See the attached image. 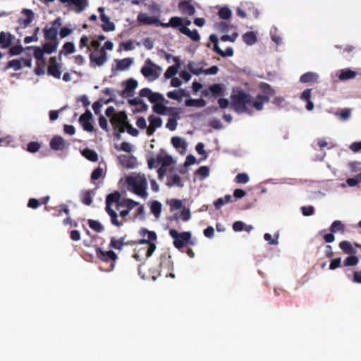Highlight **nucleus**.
<instances>
[{"instance_id":"nucleus-49","label":"nucleus","mask_w":361,"mask_h":361,"mask_svg":"<svg viewBox=\"0 0 361 361\" xmlns=\"http://www.w3.org/2000/svg\"><path fill=\"white\" fill-rule=\"evenodd\" d=\"M71 3L77 7L75 11L77 13L82 12L87 6L86 0H73Z\"/></svg>"},{"instance_id":"nucleus-6","label":"nucleus","mask_w":361,"mask_h":361,"mask_svg":"<svg viewBox=\"0 0 361 361\" xmlns=\"http://www.w3.org/2000/svg\"><path fill=\"white\" fill-rule=\"evenodd\" d=\"M161 71V68L159 66L154 63L149 59H147L145 61V65L140 70L142 75L149 80H155L159 78Z\"/></svg>"},{"instance_id":"nucleus-64","label":"nucleus","mask_w":361,"mask_h":361,"mask_svg":"<svg viewBox=\"0 0 361 361\" xmlns=\"http://www.w3.org/2000/svg\"><path fill=\"white\" fill-rule=\"evenodd\" d=\"M82 202L86 205H90L92 204V200L90 191H86L84 192Z\"/></svg>"},{"instance_id":"nucleus-38","label":"nucleus","mask_w":361,"mask_h":361,"mask_svg":"<svg viewBox=\"0 0 361 361\" xmlns=\"http://www.w3.org/2000/svg\"><path fill=\"white\" fill-rule=\"evenodd\" d=\"M120 207H126L129 212L133 209L135 207L140 205L139 202L134 201L132 199L126 198L123 199L120 203Z\"/></svg>"},{"instance_id":"nucleus-29","label":"nucleus","mask_w":361,"mask_h":361,"mask_svg":"<svg viewBox=\"0 0 361 361\" xmlns=\"http://www.w3.org/2000/svg\"><path fill=\"white\" fill-rule=\"evenodd\" d=\"M153 111L157 114L164 115L166 112H169L173 110L172 107H167L164 106L162 102L157 103L153 106Z\"/></svg>"},{"instance_id":"nucleus-45","label":"nucleus","mask_w":361,"mask_h":361,"mask_svg":"<svg viewBox=\"0 0 361 361\" xmlns=\"http://www.w3.org/2000/svg\"><path fill=\"white\" fill-rule=\"evenodd\" d=\"M88 225L96 232L101 233L104 231L103 226L98 221L90 219L88 220Z\"/></svg>"},{"instance_id":"nucleus-16","label":"nucleus","mask_w":361,"mask_h":361,"mask_svg":"<svg viewBox=\"0 0 361 361\" xmlns=\"http://www.w3.org/2000/svg\"><path fill=\"white\" fill-rule=\"evenodd\" d=\"M160 26L163 27H171L173 28H176L179 31L180 29H181L182 27H185V26H184L183 19L178 16L171 17L168 23H161V24H160Z\"/></svg>"},{"instance_id":"nucleus-20","label":"nucleus","mask_w":361,"mask_h":361,"mask_svg":"<svg viewBox=\"0 0 361 361\" xmlns=\"http://www.w3.org/2000/svg\"><path fill=\"white\" fill-rule=\"evenodd\" d=\"M50 147L54 150H62L65 147V141L61 136L55 135L50 141Z\"/></svg>"},{"instance_id":"nucleus-24","label":"nucleus","mask_w":361,"mask_h":361,"mask_svg":"<svg viewBox=\"0 0 361 361\" xmlns=\"http://www.w3.org/2000/svg\"><path fill=\"white\" fill-rule=\"evenodd\" d=\"M12 43V35L4 32H0V47L6 49L11 46Z\"/></svg>"},{"instance_id":"nucleus-9","label":"nucleus","mask_w":361,"mask_h":361,"mask_svg":"<svg viewBox=\"0 0 361 361\" xmlns=\"http://www.w3.org/2000/svg\"><path fill=\"white\" fill-rule=\"evenodd\" d=\"M128 183L133 187L134 192L141 197H146L147 180L145 178L132 179Z\"/></svg>"},{"instance_id":"nucleus-39","label":"nucleus","mask_w":361,"mask_h":361,"mask_svg":"<svg viewBox=\"0 0 361 361\" xmlns=\"http://www.w3.org/2000/svg\"><path fill=\"white\" fill-rule=\"evenodd\" d=\"M186 94L183 89H179L177 92L170 91L167 93V97L169 99L180 101L181 98Z\"/></svg>"},{"instance_id":"nucleus-57","label":"nucleus","mask_w":361,"mask_h":361,"mask_svg":"<svg viewBox=\"0 0 361 361\" xmlns=\"http://www.w3.org/2000/svg\"><path fill=\"white\" fill-rule=\"evenodd\" d=\"M40 148V145L37 142H30L28 143L27 150L30 152L34 153L37 152Z\"/></svg>"},{"instance_id":"nucleus-44","label":"nucleus","mask_w":361,"mask_h":361,"mask_svg":"<svg viewBox=\"0 0 361 361\" xmlns=\"http://www.w3.org/2000/svg\"><path fill=\"white\" fill-rule=\"evenodd\" d=\"M151 212L155 217L158 218L161 212V204L158 201H154L151 205Z\"/></svg>"},{"instance_id":"nucleus-43","label":"nucleus","mask_w":361,"mask_h":361,"mask_svg":"<svg viewBox=\"0 0 361 361\" xmlns=\"http://www.w3.org/2000/svg\"><path fill=\"white\" fill-rule=\"evenodd\" d=\"M148 121L149 122V125L156 129L160 128L162 126V120L160 117L150 115L148 117Z\"/></svg>"},{"instance_id":"nucleus-37","label":"nucleus","mask_w":361,"mask_h":361,"mask_svg":"<svg viewBox=\"0 0 361 361\" xmlns=\"http://www.w3.org/2000/svg\"><path fill=\"white\" fill-rule=\"evenodd\" d=\"M206 104V102L202 99H189L185 101L187 106L204 107Z\"/></svg>"},{"instance_id":"nucleus-51","label":"nucleus","mask_w":361,"mask_h":361,"mask_svg":"<svg viewBox=\"0 0 361 361\" xmlns=\"http://www.w3.org/2000/svg\"><path fill=\"white\" fill-rule=\"evenodd\" d=\"M120 161L122 165L125 166L127 168H133L134 164L130 163V160L133 159V157H130L128 155H121L119 157Z\"/></svg>"},{"instance_id":"nucleus-11","label":"nucleus","mask_w":361,"mask_h":361,"mask_svg":"<svg viewBox=\"0 0 361 361\" xmlns=\"http://www.w3.org/2000/svg\"><path fill=\"white\" fill-rule=\"evenodd\" d=\"M136 243L137 240H126V235H124L118 239L112 238L110 240L109 247L121 250L123 245H134Z\"/></svg>"},{"instance_id":"nucleus-7","label":"nucleus","mask_w":361,"mask_h":361,"mask_svg":"<svg viewBox=\"0 0 361 361\" xmlns=\"http://www.w3.org/2000/svg\"><path fill=\"white\" fill-rule=\"evenodd\" d=\"M96 255L102 262L109 263L108 271H111L114 269L115 262L118 259L115 252L113 250L104 251L100 247H97L96 249Z\"/></svg>"},{"instance_id":"nucleus-21","label":"nucleus","mask_w":361,"mask_h":361,"mask_svg":"<svg viewBox=\"0 0 361 361\" xmlns=\"http://www.w3.org/2000/svg\"><path fill=\"white\" fill-rule=\"evenodd\" d=\"M126 87L122 92V96L126 97V94L128 96H132L134 90L137 87V81L133 78H130L126 81Z\"/></svg>"},{"instance_id":"nucleus-32","label":"nucleus","mask_w":361,"mask_h":361,"mask_svg":"<svg viewBox=\"0 0 361 361\" xmlns=\"http://www.w3.org/2000/svg\"><path fill=\"white\" fill-rule=\"evenodd\" d=\"M59 46V41H51L50 42H46L42 48L46 54H52L55 52Z\"/></svg>"},{"instance_id":"nucleus-5","label":"nucleus","mask_w":361,"mask_h":361,"mask_svg":"<svg viewBox=\"0 0 361 361\" xmlns=\"http://www.w3.org/2000/svg\"><path fill=\"white\" fill-rule=\"evenodd\" d=\"M159 275L164 276L165 277H171L174 279L175 274H173V262L171 260V257L168 253H163L159 257Z\"/></svg>"},{"instance_id":"nucleus-47","label":"nucleus","mask_w":361,"mask_h":361,"mask_svg":"<svg viewBox=\"0 0 361 361\" xmlns=\"http://www.w3.org/2000/svg\"><path fill=\"white\" fill-rule=\"evenodd\" d=\"M218 15L220 18L227 20L231 17L232 12L228 7H223L219 9Z\"/></svg>"},{"instance_id":"nucleus-41","label":"nucleus","mask_w":361,"mask_h":361,"mask_svg":"<svg viewBox=\"0 0 361 361\" xmlns=\"http://www.w3.org/2000/svg\"><path fill=\"white\" fill-rule=\"evenodd\" d=\"M106 213L110 216L111 217V223L117 226L120 227L123 225V223L121 221H119L118 219V214L114 209L110 210H106Z\"/></svg>"},{"instance_id":"nucleus-48","label":"nucleus","mask_w":361,"mask_h":361,"mask_svg":"<svg viewBox=\"0 0 361 361\" xmlns=\"http://www.w3.org/2000/svg\"><path fill=\"white\" fill-rule=\"evenodd\" d=\"M149 101L155 104L165 101V99L161 94L152 92L150 97H149Z\"/></svg>"},{"instance_id":"nucleus-1","label":"nucleus","mask_w":361,"mask_h":361,"mask_svg":"<svg viewBox=\"0 0 361 361\" xmlns=\"http://www.w3.org/2000/svg\"><path fill=\"white\" fill-rule=\"evenodd\" d=\"M269 101V97L267 95L258 94L255 99L250 94L240 90L231 96V108L238 114L247 113L252 115V107L261 111L264 104Z\"/></svg>"},{"instance_id":"nucleus-23","label":"nucleus","mask_w":361,"mask_h":361,"mask_svg":"<svg viewBox=\"0 0 361 361\" xmlns=\"http://www.w3.org/2000/svg\"><path fill=\"white\" fill-rule=\"evenodd\" d=\"M180 32L186 35L194 42H199L200 35L197 30H190L188 27L180 29Z\"/></svg>"},{"instance_id":"nucleus-18","label":"nucleus","mask_w":361,"mask_h":361,"mask_svg":"<svg viewBox=\"0 0 361 361\" xmlns=\"http://www.w3.org/2000/svg\"><path fill=\"white\" fill-rule=\"evenodd\" d=\"M21 13L25 16V18H20L18 20L19 24L23 27H27L35 19V13L31 9L24 8Z\"/></svg>"},{"instance_id":"nucleus-19","label":"nucleus","mask_w":361,"mask_h":361,"mask_svg":"<svg viewBox=\"0 0 361 361\" xmlns=\"http://www.w3.org/2000/svg\"><path fill=\"white\" fill-rule=\"evenodd\" d=\"M182 14L192 16L195 13V7L186 0L180 1L178 6Z\"/></svg>"},{"instance_id":"nucleus-33","label":"nucleus","mask_w":361,"mask_h":361,"mask_svg":"<svg viewBox=\"0 0 361 361\" xmlns=\"http://www.w3.org/2000/svg\"><path fill=\"white\" fill-rule=\"evenodd\" d=\"M171 144L176 149H185L187 144L180 137L175 136L171 138Z\"/></svg>"},{"instance_id":"nucleus-42","label":"nucleus","mask_w":361,"mask_h":361,"mask_svg":"<svg viewBox=\"0 0 361 361\" xmlns=\"http://www.w3.org/2000/svg\"><path fill=\"white\" fill-rule=\"evenodd\" d=\"M22 67V61H20V59H13L8 62L6 66L5 67V70L12 68L15 71H18L21 69Z\"/></svg>"},{"instance_id":"nucleus-54","label":"nucleus","mask_w":361,"mask_h":361,"mask_svg":"<svg viewBox=\"0 0 361 361\" xmlns=\"http://www.w3.org/2000/svg\"><path fill=\"white\" fill-rule=\"evenodd\" d=\"M361 182V172L357 174L354 178H350L346 180L347 184L350 187H354Z\"/></svg>"},{"instance_id":"nucleus-55","label":"nucleus","mask_w":361,"mask_h":361,"mask_svg":"<svg viewBox=\"0 0 361 361\" xmlns=\"http://www.w3.org/2000/svg\"><path fill=\"white\" fill-rule=\"evenodd\" d=\"M235 180L237 183H247L249 181V176L247 173H238L235 178Z\"/></svg>"},{"instance_id":"nucleus-52","label":"nucleus","mask_w":361,"mask_h":361,"mask_svg":"<svg viewBox=\"0 0 361 361\" xmlns=\"http://www.w3.org/2000/svg\"><path fill=\"white\" fill-rule=\"evenodd\" d=\"M335 115L338 116L341 120L345 121L348 120L351 115V111L350 109H345L342 110L341 111L336 112Z\"/></svg>"},{"instance_id":"nucleus-60","label":"nucleus","mask_w":361,"mask_h":361,"mask_svg":"<svg viewBox=\"0 0 361 361\" xmlns=\"http://www.w3.org/2000/svg\"><path fill=\"white\" fill-rule=\"evenodd\" d=\"M23 51V47L21 45H15L10 49L9 53L11 56H16L21 54Z\"/></svg>"},{"instance_id":"nucleus-13","label":"nucleus","mask_w":361,"mask_h":361,"mask_svg":"<svg viewBox=\"0 0 361 361\" xmlns=\"http://www.w3.org/2000/svg\"><path fill=\"white\" fill-rule=\"evenodd\" d=\"M60 68V65L57 63L56 58L55 56L51 57L49 59V65L47 68L48 74L55 78L59 79L61 75Z\"/></svg>"},{"instance_id":"nucleus-8","label":"nucleus","mask_w":361,"mask_h":361,"mask_svg":"<svg viewBox=\"0 0 361 361\" xmlns=\"http://www.w3.org/2000/svg\"><path fill=\"white\" fill-rule=\"evenodd\" d=\"M202 96L209 97L212 95L214 98L221 97L225 94V88L223 84H213L208 88L202 91Z\"/></svg>"},{"instance_id":"nucleus-53","label":"nucleus","mask_w":361,"mask_h":361,"mask_svg":"<svg viewBox=\"0 0 361 361\" xmlns=\"http://www.w3.org/2000/svg\"><path fill=\"white\" fill-rule=\"evenodd\" d=\"M34 48V57L37 60H43L45 51L43 48L39 47H30L28 49Z\"/></svg>"},{"instance_id":"nucleus-15","label":"nucleus","mask_w":361,"mask_h":361,"mask_svg":"<svg viewBox=\"0 0 361 361\" xmlns=\"http://www.w3.org/2000/svg\"><path fill=\"white\" fill-rule=\"evenodd\" d=\"M137 21L143 25H155L160 26L161 22L154 16H149L147 13H140L137 18Z\"/></svg>"},{"instance_id":"nucleus-59","label":"nucleus","mask_w":361,"mask_h":361,"mask_svg":"<svg viewBox=\"0 0 361 361\" xmlns=\"http://www.w3.org/2000/svg\"><path fill=\"white\" fill-rule=\"evenodd\" d=\"M171 209H179L183 207V202L180 200L172 199L170 201Z\"/></svg>"},{"instance_id":"nucleus-46","label":"nucleus","mask_w":361,"mask_h":361,"mask_svg":"<svg viewBox=\"0 0 361 361\" xmlns=\"http://www.w3.org/2000/svg\"><path fill=\"white\" fill-rule=\"evenodd\" d=\"M178 66L173 65L169 66L166 72L164 73V77L166 79L173 78L178 73Z\"/></svg>"},{"instance_id":"nucleus-2","label":"nucleus","mask_w":361,"mask_h":361,"mask_svg":"<svg viewBox=\"0 0 361 361\" xmlns=\"http://www.w3.org/2000/svg\"><path fill=\"white\" fill-rule=\"evenodd\" d=\"M139 234L143 238L137 241V244L142 245V247L135 249L133 257L137 261H141L143 257L147 259L151 257L157 248L154 241L157 239V235L154 231H149L145 228L139 231Z\"/></svg>"},{"instance_id":"nucleus-35","label":"nucleus","mask_w":361,"mask_h":361,"mask_svg":"<svg viewBox=\"0 0 361 361\" xmlns=\"http://www.w3.org/2000/svg\"><path fill=\"white\" fill-rule=\"evenodd\" d=\"M345 225L339 220L334 221L330 228V231L331 233H337L340 232L343 233L345 232Z\"/></svg>"},{"instance_id":"nucleus-22","label":"nucleus","mask_w":361,"mask_h":361,"mask_svg":"<svg viewBox=\"0 0 361 361\" xmlns=\"http://www.w3.org/2000/svg\"><path fill=\"white\" fill-rule=\"evenodd\" d=\"M101 20L104 23L102 25V28L104 32L114 31L116 29L115 24L110 20V18L106 15H101Z\"/></svg>"},{"instance_id":"nucleus-28","label":"nucleus","mask_w":361,"mask_h":361,"mask_svg":"<svg viewBox=\"0 0 361 361\" xmlns=\"http://www.w3.org/2000/svg\"><path fill=\"white\" fill-rule=\"evenodd\" d=\"M167 185L170 188L173 186H178L179 188H183L184 184L182 182L181 178L178 174H175L171 177H168Z\"/></svg>"},{"instance_id":"nucleus-12","label":"nucleus","mask_w":361,"mask_h":361,"mask_svg":"<svg viewBox=\"0 0 361 361\" xmlns=\"http://www.w3.org/2000/svg\"><path fill=\"white\" fill-rule=\"evenodd\" d=\"M92 118V114L90 110H86L79 118V122L82 126L84 130L87 132H92L94 130V126L90 122Z\"/></svg>"},{"instance_id":"nucleus-25","label":"nucleus","mask_w":361,"mask_h":361,"mask_svg":"<svg viewBox=\"0 0 361 361\" xmlns=\"http://www.w3.org/2000/svg\"><path fill=\"white\" fill-rule=\"evenodd\" d=\"M57 35V27H52L44 29V37L46 40L58 41Z\"/></svg>"},{"instance_id":"nucleus-17","label":"nucleus","mask_w":361,"mask_h":361,"mask_svg":"<svg viewBox=\"0 0 361 361\" xmlns=\"http://www.w3.org/2000/svg\"><path fill=\"white\" fill-rule=\"evenodd\" d=\"M110 122L114 126V127L127 124L128 116L126 113L123 111L114 114L110 118Z\"/></svg>"},{"instance_id":"nucleus-26","label":"nucleus","mask_w":361,"mask_h":361,"mask_svg":"<svg viewBox=\"0 0 361 361\" xmlns=\"http://www.w3.org/2000/svg\"><path fill=\"white\" fill-rule=\"evenodd\" d=\"M318 74L314 72H307L302 74L300 78V82L302 83L314 82L317 81Z\"/></svg>"},{"instance_id":"nucleus-14","label":"nucleus","mask_w":361,"mask_h":361,"mask_svg":"<svg viewBox=\"0 0 361 361\" xmlns=\"http://www.w3.org/2000/svg\"><path fill=\"white\" fill-rule=\"evenodd\" d=\"M121 198V195L118 191H115L112 193L109 194L106 197V207L105 210L113 209L111 208V205L113 204H116V209H118L121 202L120 200Z\"/></svg>"},{"instance_id":"nucleus-36","label":"nucleus","mask_w":361,"mask_h":361,"mask_svg":"<svg viewBox=\"0 0 361 361\" xmlns=\"http://www.w3.org/2000/svg\"><path fill=\"white\" fill-rule=\"evenodd\" d=\"M82 155L91 161H97L98 160V154L93 149L85 148L82 152Z\"/></svg>"},{"instance_id":"nucleus-50","label":"nucleus","mask_w":361,"mask_h":361,"mask_svg":"<svg viewBox=\"0 0 361 361\" xmlns=\"http://www.w3.org/2000/svg\"><path fill=\"white\" fill-rule=\"evenodd\" d=\"M358 262H359L358 257L355 255H351V256L346 257V259L344 260L343 264H344V266L348 267V266H355L358 264Z\"/></svg>"},{"instance_id":"nucleus-30","label":"nucleus","mask_w":361,"mask_h":361,"mask_svg":"<svg viewBox=\"0 0 361 361\" xmlns=\"http://www.w3.org/2000/svg\"><path fill=\"white\" fill-rule=\"evenodd\" d=\"M75 51V47L73 42H66L62 47V49L59 52V56L61 54L68 55L73 54Z\"/></svg>"},{"instance_id":"nucleus-31","label":"nucleus","mask_w":361,"mask_h":361,"mask_svg":"<svg viewBox=\"0 0 361 361\" xmlns=\"http://www.w3.org/2000/svg\"><path fill=\"white\" fill-rule=\"evenodd\" d=\"M117 66L116 68L118 71H124L128 68L133 63V60L130 58H125L121 60H116Z\"/></svg>"},{"instance_id":"nucleus-3","label":"nucleus","mask_w":361,"mask_h":361,"mask_svg":"<svg viewBox=\"0 0 361 361\" xmlns=\"http://www.w3.org/2000/svg\"><path fill=\"white\" fill-rule=\"evenodd\" d=\"M113 47V42L106 41L100 49L92 52L90 54V66L92 67L103 66L107 61L106 50H111Z\"/></svg>"},{"instance_id":"nucleus-40","label":"nucleus","mask_w":361,"mask_h":361,"mask_svg":"<svg viewBox=\"0 0 361 361\" xmlns=\"http://www.w3.org/2000/svg\"><path fill=\"white\" fill-rule=\"evenodd\" d=\"M243 41L247 45H252L257 42V37L253 32H247L243 35Z\"/></svg>"},{"instance_id":"nucleus-27","label":"nucleus","mask_w":361,"mask_h":361,"mask_svg":"<svg viewBox=\"0 0 361 361\" xmlns=\"http://www.w3.org/2000/svg\"><path fill=\"white\" fill-rule=\"evenodd\" d=\"M357 75V72L349 68H345L340 71L338 78L340 80H348L353 79Z\"/></svg>"},{"instance_id":"nucleus-34","label":"nucleus","mask_w":361,"mask_h":361,"mask_svg":"<svg viewBox=\"0 0 361 361\" xmlns=\"http://www.w3.org/2000/svg\"><path fill=\"white\" fill-rule=\"evenodd\" d=\"M339 247L348 255H353L355 252V250L352 246L351 243L347 240L341 241L339 243Z\"/></svg>"},{"instance_id":"nucleus-61","label":"nucleus","mask_w":361,"mask_h":361,"mask_svg":"<svg viewBox=\"0 0 361 361\" xmlns=\"http://www.w3.org/2000/svg\"><path fill=\"white\" fill-rule=\"evenodd\" d=\"M190 217V209L184 207L180 214V218L184 221H188Z\"/></svg>"},{"instance_id":"nucleus-56","label":"nucleus","mask_w":361,"mask_h":361,"mask_svg":"<svg viewBox=\"0 0 361 361\" xmlns=\"http://www.w3.org/2000/svg\"><path fill=\"white\" fill-rule=\"evenodd\" d=\"M264 238L266 241L269 242V245H278V243H279V242H278L279 234L276 235L275 238L273 239L271 237V235L267 233L264 235Z\"/></svg>"},{"instance_id":"nucleus-58","label":"nucleus","mask_w":361,"mask_h":361,"mask_svg":"<svg viewBox=\"0 0 361 361\" xmlns=\"http://www.w3.org/2000/svg\"><path fill=\"white\" fill-rule=\"evenodd\" d=\"M53 209L59 212L58 215L61 214V212H64L68 216H69L70 210L66 204H61L58 207H54Z\"/></svg>"},{"instance_id":"nucleus-4","label":"nucleus","mask_w":361,"mask_h":361,"mask_svg":"<svg viewBox=\"0 0 361 361\" xmlns=\"http://www.w3.org/2000/svg\"><path fill=\"white\" fill-rule=\"evenodd\" d=\"M169 235L173 239V245L177 249L180 250L188 245H195V243L192 240L191 233L189 231L178 233L175 229H170Z\"/></svg>"},{"instance_id":"nucleus-10","label":"nucleus","mask_w":361,"mask_h":361,"mask_svg":"<svg viewBox=\"0 0 361 361\" xmlns=\"http://www.w3.org/2000/svg\"><path fill=\"white\" fill-rule=\"evenodd\" d=\"M209 40L214 44L213 50L222 57H231L233 55V49L232 47H227L225 51L220 49L218 44V37L216 35L212 34L209 36Z\"/></svg>"},{"instance_id":"nucleus-63","label":"nucleus","mask_w":361,"mask_h":361,"mask_svg":"<svg viewBox=\"0 0 361 361\" xmlns=\"http://www.w3.org/2000/svg\"><path fill=\"white\" fill-rule=\"evenodd\" d=\"M102 173L103 169L101 167H97L92 171L91 174V179L92 180H98L102 176Z\"/></svg>"},{"instance_id":"nucleus-62","label":"nucleus","mask_w":361,"mask_h":361,"mask_svg":"<svg viewBox=\"0 0 361 361\" xmlns=\"http://www.w3.org/2000/svg\"><path fill=\"white\" fill-rule=\"evenodd\" d=\"M197 173L199 174L200 176H202L203 178H206L209 174V169L207 166H200L197 170Z\"/></svg>"}]
</instances>
